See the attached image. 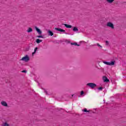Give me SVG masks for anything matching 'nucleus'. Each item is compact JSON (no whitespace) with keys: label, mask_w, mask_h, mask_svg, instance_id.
I'll list each match as a JSON object with an SVG mask.
<instances>
[{"label":"nucleus","mask_w":126,"mask_h":126,"mask_svg":"<svg viewBox=\"0 0 126 126\" xmlns=\"http://www.w3.org/2000/svg\"><path fill=\"white\" fill-rule=\"evenodd\" d=\"M105 43H106V46H109V42L108 41V40H106V41H105Z\"/></svg>","instance_id":"obj_19"},{"label":"nucleus","mask_w":126,"mask_h":126,"mask_svg":"<svg viewBox=\"0 0 126 126\" xmlns=\"http://www.w3.org/2000/svg\"><path fill=\"white\" fill-rule=\"evenodd\" d=\"M106 26L107 27H110L111 29H115V26L114 25V24L111 22H108L106 24Z\"/></svg>","instance_id":"obj_4"},{"label":"nucleus","mask_w":126,"mask_h":126,"mask_svg":"<svg viewBox=\"0 0 126 126\" xmlns=\"http://www.w3.org/2000/svg\"><path fill=\"white\" fill-rule=\"evenodd\" d=\"M87 86H89L92 89H94L96 86H97V85H96L94 83H89L87 84Z\"/></svg>","instance_id":"obj_3"},{"label":"nucleus","mask_w":126,"mask_h":126,"mask_svg":"<svg viewBox=\"0 0 126 126\" xmlns=\"http://www.w3.org/2000/svg\"><path fill=\"white\" fill-rule=\"evenodd\" d=\"M33 32V29L32 28H28L27 32H28V33H31V32Z\"/></svg>","instance_id":"obj_11"},{"label":"nucleus","mask_w":126,"mask_h":126,"mask_svg":"<svg viewBox=\"0 0 126 126\" xmlns=\"http://www.w3.org/2000/svg\"><path fill=\"white\" fill-rule=\"evenodd\" d=\"M42 41H43V40H41L39 38H37L36 39L35 42H36L37 44H40V43H41V42H42Z\"/></svg>","instance_id":"obj_12"},{"label":"nucleus","mask_w":126,"mask_h":126,"mask_svg":"<svg viewBox=\"0 0 126 126\" xmlns=\"http://www.w3.org/2000/svg\"><path fill=\"white\" fill-rule=\"evenodd\" d=\"M102 89H103V87H100L98 88V90L101 91V90H102Z\"/></svg>","instance_id":"obj_24"},{"label":"nucleus","mask_w":126,"mask_h":126,"mask_svg":"<svg viewBox=\"0 0 126 126\" xmlns=\"http://www.w3.org/2000/svg\"><path fill=\"white\" fill-rule=\"evenodd\" d=\"M72 97H73V94L72 95Z\"/></svg>","instance_id":"obj_29"},{"label":"nucleus","mask_w":126,"mask_h":126,"mask_svg":"<svg viewBox=\"0 0 126 126\" xmlns=\"http://www.w3.org/2000/svg\"><path fill=\"white\" fill-rule=\"evenodd\" d=\"M42 89L44 90L45 93H46V95H48V92H47V91H46V90L45 89L42 88Z\"/></svg>","instance_id":"obj_20"},{"label":"nucleus","mask_w":126,"mask_h":126,"mask_svg":"<svg viewBox=\"0 0 126 126\" xmlns=\"http://www.w3.org/2000/svg\"><path fill=\"white\" fill-rule=\"evenodd\" d=\"M97 46L98 47H99V48H100V49H102V46L100 45V44L99 43L97 44Z\"/></svg>","instance_id":"obj_21"},{"label":"nucleus","mask_w":126,"mask_h":126,"mask_svg":"<svg viewBox=\"0 0 126 126\" xmlns=\"http://www.w3.org/2000/svg\"><path fill=\"white\" fill-rule=\"evenodd\" d=\"M107 2H108V3H113V2H114V1H115V0H106Z\"/></svg>","instance_id":"obj_15"},{"label":"nucleus","mask_w":126,"mask_h":126,"mask_svg":"<svg viewBox=\"0 0 126 126\" xmlns=\"http://www.w3.org/2000/svg\"><path fill=\"white\" fill-rule=\"evenodd\" d=\"M22 72H23L24 73H26L27 72V70H24L22 71Z\"/></svg>","instance_id":"obj_23"},{"label":"nucleus","mask_w":126,"mask_h":126,"mask_svg":"<svg viewBox=\"0 0 126 126\" xmlns=\"http://www.w3.org/2000/svg\"><path fill=\"white\" fill-rule=\"evenodd\" d=\"M102 79L103 80V82H106V83H108V82H110V80L108 79L107 76H103Z\"/></svg>","instance_id":"obj_6"},{"label":"nucleus","mask_w":126,"mask_h":126,"mask_svg":"<svg viewBox=\"0 0 126 126\" xmlns=\"http://www.w3.org/2000/svg\"><path fill=\"white\" fill-rule=\"evenodd\" d=\"M83 112H85V113H90V111L89 110H87V109L85 108L83 110Z\"/></svg>","instance_id":"obj_17"},{"label":"nucleus","mask_w":126,"mask_h":126,"mask_svg":"<svg viewBox=\"0 0 126 126\" xmlns=\"http://www.w3.org/2000/svg\"><path fill=\"white\" fill-rule=\"evenodd\" d=\"M30 49V46H29L28 48H27L26 49V51H27V52H28V51H29Z\"/></svg>","instance_id":"obj_22"},{"label":"nucleus","mask_w":126,"mask_h":126,"mask_svg":"<svg viewBox=\"0 0 126 126\" xmlns=\"http://www.w3.org/2000/svg\"><path fill=\"white\" fill-rule=\"evenodd\" d=\"M71 45L72 46H77L78 47H79V44H77V42H71Z\"/></svg>","instance_id":"obj_13"},{"label":"nucleus","mask_w":126,"mask_h":126,"mask_svg":"<svg viewBox=\"0 0 126 126\" xmlns=\"http://www.w3.org/2000/svg\"><path fill=\"white\" fill-rule=\"evenodd\" d=\"M38 50V47H35V48L34 49V52H37V50Z\"/></svg>","instance_id":"obj_26"},{"label":"nucleus","mask_w":126,"mask_h":126,"mask_svg":"<svg viewBox=\"0 0 126 126\" xmlns=\"http://www.w3.org/2000/svg\"><path fill=\"white\" fill-rule=\"evenodd\" d=\"M103 101H104V103H105V100H104Z\"/></svg>","instance_id":"obj_30"},{"label":"nucleus","mask_w":126,"mask_h":126,"mask_svg":"<svg viewBox=\"0 0 126 126\" xmlns=\"http://www.w3.org/2000/svg\"><path fill=\"white\" fill-rule=\"evenodd\" d=\"M47 33L49 35V36H54V32H53V31L49 30L47 32Z\"/></svg>","instance_id":"obj_8"},{"label":"nucleus","mask_w":126,"mask_h":126,"mask_svg":"<svg viewBox=\"0 0 126 126\" xmlns=\"http://www.w3.org/2000/svg\"><path fill=\"white\" fill-rule=\"evenodd\" d=\"M35 54H36V52L34 51L33 52H32V55L34 56V55H35Z\"/></svg>","instance_id":"obj_28"},{"label":"nucleus","mask_w":126,"mask_h":126,"mask_svg":"<svg viewBox=\"0 0 126 126\" xmlns=\"http://www.w3.org/2000/svg\"><path fill=\"white\" fill-rule=\"evenodd\" d=\"M55 30H56V31H59V32H63V33H64L66 34H68L67 33L65 32V30L62 29L61 28H55Z\"/></svg>","instance_id":"obj_5"},{"label":"nucleus","mask_w":126,"mask_h":126,"mask_svg":"<svg viewBox=\"0 0 126 126\" xmlns=\"http://www.w3.org/2000/svg\"><path fill=\"white\" fill-rule=\"evenodd\" d=\"M36 32L39 34L41 35L42 34V31L40 29H38V27H34Z\"/></svg>","instance_id":"obj_7"},{"label":"nucleus","mask_w":126,"mask_h":126,"mask_svg":"<svg viewBox=\"0 0 126 126\" xmlns=\"http://www.w3.org/2000/svg\"><path fill=\"white\" fill-rule=\"evenodd\" d=\"M1 126H10L9 124H7V122L3 123Z\"/></svg>","instance_id":"obj_16"},{"label":"nucleus","mask_w":126,"mask_h":126,"mask_svg":"<svg viewBox=\"0 0 126 126\" xmlns=\"http://www.w3.org/2000/svg\"><path fill=\"white\" fill-rule=\"evenodd\" d=\"M65 42H67V43H68L69 44L70 43V41L66 40Z\"/></svg>","instance_id":"obj_27"},{"label":"nucleus","mask_w":126,"mask_h":126,"mask_svg":"<svg viewBox=\"0 0 126 126\" xmlns=\"http://www.w3.org/2000/svg\"><path fill=\"white\" fill-rule=\"evenodd\" d=\"M84 94V92H83V91H82L81 92V95L82 96V95Z\"/></svg>","instance_id":"obj_25"},{"label":"nucleus","mask_w":126,"mask_h":126,"mask_svg":"<svg viewBox=\"0 0 126 126\" xmlns=\"http://www.w3.org/2000/svg\"><path fill=\"white\" fill-rule=\"evenodd\" d=\"M37 38H44V37L43 36V35H37Z\"/></svg>","instance_id":"obj_18"},{"label":"nucleus","mask_w":126,"mask_h":126,"mask_svg":"<svg viewBox=\"0 0 126 126\" xmlns=\"http://www.w3.org/2000/svg\"><path fill=\"white\" fill-rule=\"evenodd\" d=\"M1 104L2 106H3L4 107H8V105H7V103L5 101H1Z\"/></svg>","instance_id":"obj_9"},{"label":"nucleus","mask_w":126,"mask_h":126,"mask_svg":"<svg viewBox=\"0 0 126 126\" xmlns=\"http://www.w3.org/2000/svg\"><path fill=\"white\" fill-rule=\"evenodd\" d=\"M21 61H23L24 62H26V63H27L28 62H29L30 61V58L29 56L27 55H26L25 57H23Z\"/></svg>","instance_id":"obj_2"},{"label":"nucleus","mask_w":126,"mask_h":126,"mask_svg":"<svg viewBox=\"0 0 126 126\" xmlns=\"http://www.w3.org/2000/svg\"><path fill=\"white\" fill-rule=\"evenodd\" d=\"M103 63H104V64H107V65H115V64L116 63V61H112L110 62L104 61Z\"/></svg>","instance_id":"obj_1"},{"label":"nucleus","mask_w":126,"mask_h":126,"mask_svg":"<svg viewBox=\"0 0 126 126\" xmlns=\"http://www.w3.org/2000/svg\"><path fill=\"white\" fill-rule=\"evenodd\" d=\"M62 25H64L66 28H72V26L70 25L66 24H62Z\"/></svg>","instance_id":"obj_10"},{"label":"nucleus","mask_w":126,"mask_h":126,"mask_svg":"<svg viewBox=\"0 0 126 126\" xmlns=\"http://www.w3.org/2000/svg\"><path fill=\"white\" fill-rule=\"evenodd\" d=\"M73 31L74 32H76L78 31V28H77V27H74L73 28Z\"/></svg>","instance_id":"obj_14"}]
</instances>
